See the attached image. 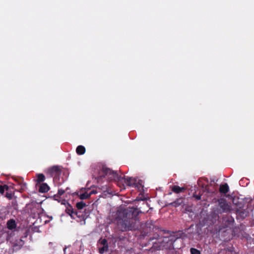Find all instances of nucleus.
Segmentation results:
<instances>
[{
  "label": "nucleus",
  "mask_w": 254,
  "mask_h": 254,
  "mask_svg": "<svg viewBox=\"0 0 254 254\" xmlns=\"http://www.w3.org/2000/svg\"><path fill=\"white\" fill-rule=\"evenodd\" d=\"M49 189L50 188L47 184L43 183L40 186L39 191L41 192H46L49 191Z\"/></svg>",
  "instance_id": "9b49d317"
},
{
  "label": "nucleus",
  "mask_w": 254,
  "mask_h": 254,
  "mask_svg": "<svg viewBox=\"0 0 254 254\" xmlns=\"http://www.w3.org/2000/svg\"><path fill=\"white\" fill-rule=\"evenodd\" d=\"M98 245L99 247V252L101 254H104L108 250V244L107 241L105 239L99 240Z\"/></svg>",
  "instance_id": "20e7f679"
},
{
  "label": "nucleus",
  "mask_w": 254,
  "mask_h": 254,
  "mask_svg": "<svg viewBox=\"0 0 254 254\" xmlns=\"http://www.w3.org/2000/svg\"><path fill=\"white\" fill-rule=\"evenodd\" d=\"M194 197L196 198V199H197V200H200V199H201V196H200V195H194Z\"/></svg>",
  "instance_id": "aec40b11"
},
{
  "label": "nucleus",
  "mask_w": 254,
  "mask_h": 254,
  "mask_svg": "<svg viewBox=\"0 0 254 254\" xmlns=\"http://www.w3.org/2000/svg\"><path fill=\"white\" fill-rule=\"evenodd\" d=\"M191 254H200V252L196 249L191 248L190 249Z\"/></svg>",
  "instance_id": "dca6fc26"
},
{
  "label": "nucleus",
  "mask_w": 254,
  "mask_h": 254,
  "mask_svg": "<svg viewBox=\"0 0 254 254\" xmlns=\"http://www.w3.org/2000/svg\"><path fill=\"white\" fill-rule=\"evenodd\" d=\"M86 205L85 203L82 201L77 202L76 203V207L78 211H74L73 208L68 205L65 209V212L68 214L71 218L76 219V218L83 219L84 216L81 213V210Z\"/></svg>",
  "instance_id": "7ed1b4c3"
},
{
  "label": "nucleus",
  "mask_w": 254,
  "mask_h": 254,
  "mask_svg": "<svg viewBox=\"0 0 254 254\" xmlns=\"http://www.w3.org/2000/svg\"><path fill=\"white\" fill-rule=\"evenodd\" d=\"M118 213L119 214H121L122 213L121 211H118Z\"/></svg>",
  "instance_id": "4be33fe9"
},
{
  "label": "nucleus",
  "mask_w": 254,
  "mask_h": 254,
  "mask_svg": "<svg viewBox=\"0 0 254 254\" xmlns=\"http://www.w3.org/2000/svg\"><path fill=\"white\" fill-rule=\"evenodd\" d=\"M183 200L181 198L178 199L175 201L171 203L170 204L175 207H178L182 204Z\"/></svg>",
  "instance_id": "4468645a"
},
{
  "label": "nucleus",
  "mask_w": 254,
  "mask_h": 254,
  "mask_svg": "<svg viewBox=\"0 0 254 254\" xmlns=\"http://www.w3.org/2000/svg\"><path fill=\"white\" fill-rule=\"evenodd\" d=\"M89 189H88L84 192L80 193L78 196L81 199H86L90 197V193H89Z\"/></svg>",
  "instance_id": "1a4fd4ad"
},
{
  "label": "nucleus",
  "mask_w": 254,
  "mask_h": 254,
  "mask_svg": "<svg viewBox=\"0 0 254 254\" xmlns=\"http://www.w3.org/2000/svg\"><path fill=\"white\" fill-rule=\"evenodd\" d=\"M16 226L15 221L13 219H10L7 222V227L9 230L14 229Z\"/></svg>",
  "instance_id": "9d476101"
},
{
  "label": "nucleus",
  "mask_w": 254,
  "mask_h": 254,
  "mask_svg": "<svg viewBox=\"0 0 254 254\" xmlns=\"http://www.w3.org/2000/svg\"><path fill=\"white\" fill-rule=\"evenodd\" d=\"M184 190V188H181L178 186H175L172 188V191L177 193H180Z\"/></svg>",
  "instance_id": "ddd939ff"
},
{
  "label": "nucleus",
  "mask_w": 254,
  "mask_h": 254,
  "mask_svg": "<svg viewBox=\"0 0 254 254\" xmlns=\"http://www.w3.org/2000/svg\"><path fill=\"white\" fill-rule=\"evenodd\" d=\"M7 188L6 186H0V193L3 194L4 192L5 189Z\"/></svg>",
  "instance_id": "f3484780"
},
{
  "label": "nucleus",
  "mask_w": 254,
  "mask_h": 254,
  "mask_svg": "<svg viewBox=\"0 0 254 254\" xmlns=\"http://www.w3.org/2000/svg\"><path fill=\"white\" fill-rule=\"evenodd\" d=\"M65 192V190L63 189H60L58 192V195L61 196Z\"/></svg>",
  "instance_id": "a211bd4d"
},
{
  "label": "nucleus",
  "mask_w": 254,
  "mask_h": 254,
  "mask_svg": "<svg viewBox=\"0 0 254 254\" xmlns=\"http://www.w3.org/2000/svg\"><path fill=\"white\" fill-rule=\"evenodd\" d=\"M220 192L222 193H226L229 190V188L227 184H225L220 186L219 189Z\"/></svg>",
  "instance_id": "6e6552de"
},
{
  "label": "nucleus",
  "mask_w": 254,
  "mask_h": 254,
  "mask_svg": "<svg viewBox=\"0 0 254 254\" xmlns=\"http://www.w3.org/2000/svg\"><path fill=\"white\" fill-rule=\"evenodd\" d=\"M97 193V191L95 190H91L89 191V193H90V196L93 194H96Z\"/></svg>",
  "instance_id": "6ab92c4d"
},
{
  "label": "nucleus",
  "mask_w": 254,
  "mask_h": 254,
  "mask_svg": "<svg viewBox=\"0 0 254 254\" xmlns=\"http://www.w3.org/2000/svg\"><path fill=\"white\" fill-rule=\"evenodd\" d=\"M143 181L136 178L134 187L137 188L139 191H141L143 190Z\"/></svg>",
  "instance_id": "423d86ee"
},
{
  "label": "nucleus",
  "mask_w": 254,
  "mask_h": 254,
  "mask_svg": "<svg viewBox=\"0 0 254 254\" xmlns=\"http://www.w3.org/2000/svg\"><path fill=\"white\" fill-rule=\"evenodd\" d=\"M122 213L124 217L122 219H120L118 221L119 225L122 231L136 229L137 227L135 226L134 223L135 219L133 218L132 211L125 209L123 210Z\"/></svg>",
  "instance_id": "f03ea898"
},
{
  "label": "nucleus",
  "mask_w": 254,
  "mask_h": 254,
  "mask_svg": "<svg viewBox=\"0 0 254 254\" xmlns=\"http://www.w3.org/2000/svg\"><path fill=\"white\" fill-rule=\"evenodd\" d=\"M76 151L78 155H83L85 152V148L83 146L79 145L76 148Z\"/></svg>",
  "instance_id": "f8f14e48"
},
{
  "label": "nucleus",
  "mask_w": 254,
  "mask_h": 254,
  "mask_svg": "<svg viewBox=\"0 0 254 254\" xmlns=\"http://www.w3.org/2000/svg\"><path fill=\"white\" fill-rule=\"evenodd\" d=\"M47 173L51 176H56L59 174V169L56 166H53L48 170Z\"/></svg>",
  "instance_id": "0eeeda50"
},
{
  "label": "nucleus",
  "mask_w": 254,
  "mask_h": 254,
  "mask_svg": "<svg viewBox=\"0 0 254 254\" xmlns=\"http://www.w3.org/2000/svg\"><path fill=\"white\" fill-rule=\"evenodd\" d=\"M103 171L105 174V176L108 177V179L117 180L119 185L122 184L123 189H125V186L134 187L135 185L136 178L119 177L116 172L107 168H103Z\"/></svg>",
  "instance_id": "f257e3e1"
},
{
  "label": "nucleus",
  "mask_w": 254,
  "mask_h": 254,
  "mask_svg": "<svg viewBox=\"0 0 254 254\" xmlns=\"http://www.w3.org/2000/svg\"><path fill=\"white\" fill-rule=\"evenodd\" d=\"M56 197H57V195H54V197H55V198H56Z\"/></svg>",
  "instance_id": "b1692460"
},
{
  "label": "nucleus",
  "mask_w": 254,
  "mask_h": 254,
  "mask_svg": "<svg viewBox=\"0 0 254 254\" xmlns=\"http://www.w3.org/2000/svg\"><path fill=\"white\" fill-rule=\"evenodd\" d=\"M11 196H12L11 194H10V193H7L6 194V197L7 198H8L9 199H11Z\"/></svg>",
  "instance_id": "412c9836"
},
{
  "label": "nucleus",
  "mask_w": 254,
  "mask_h": 254,
  "mask_svg": "<svg viewBox=\"0 0 254 254\" xmlns=\"http://www.w3.org/2000/svg\"><path fill=\"white\" fill-rule=\"evenodd\" d=\"M45 179V177L43 174H39L37 175V181L38 183H41L43 182Z\"/></svg>",
  "instance_id": "2eb2a0df"
},
{
  "label": "nucleus",
  "mask_w": 254,
  "mask_h": 254,
  "mask_svg": "<svg viewBox=\"0 0 254 254\" xmlns=\"http://www.w3.org/2000/svg\"><path fill=\"white\" fill-rule=\"evenodd\" d=\"M218 203L220 207L223 212H227L230 210V206L224 198L218 199Z\"/></svg>",
  "instance_id": "39448f33"
},
{
  "label": "nucleus",
  "mask_w": 254,
  "mask_h": 254,
  "mask_svg": "<svg viewBox=\"0 0 254 254\" xmlns=\"http://www.w3.org/2000/svg\"><path fill=\"white\" fill-rule=\"evenodd\" d=\"M21 242L23 244V242L22 241V240H20Z\"/></svg>",
  "instance_id": "5701e85b"
}]
</instances>
